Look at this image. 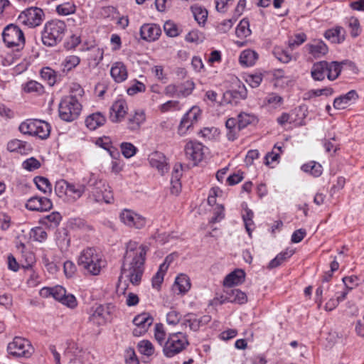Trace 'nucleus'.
Segmentation results:
<instances>
[{"label":"nucleus","mask_w":364,"mask_h":364,"mask_svg":"<svg viewBox=\"0 0 364 364\" xmlns=\"http://www.w3.org/2000/svg\"><path fill=\"white\" fill-rule=\"evenodd\" d=\"M60 302L67 306L73 309L77 306V301L73 294H67L65 296Z\"/></svg>","instance_id":"obj_63"},{"label":"nucleus","mask_w":364,"mask_h":364,"mask_svg":"<svg viewBox=\"0 0 364 364\" xmlns=\"http://www.w3.org/2000/svg\"><path fill=\"white\" fill-rule=\"evenodd\" d=\"M262 80V75L261 74L250 75L246 78V82L252 87H257Z\"/></svg>","instance_id":"obj_56"},{"label":"nucleus","mask_w":364,"mask_h":364,"mask_svg":"<svg viewBox=\"0 0 364 364\" xmlns=\"http://www.w3.org/2000/svg\"><path fill=\"white\" fill-rule=\"evenodd\" d=\"M342 281L348 290H352L359 284V278L355 275L345 277L342 279Z\"/></svg>","instance_id":"obj_52"},{"label":"nucleus","mask_w":364,"mask_h":364,"mask_svg":"<svg viewBox=\"0 0 364 364\" xmlns=\"http://www.w3.org/2000/svg\"><path fill=\"white\" fill-rule=\"evenodd\" d=\"M154 338L158 343L164 348L166 343V332L164 329L162 323H156L155 325Z\"/></svg>","instance_id":"obj_45"},{"label":"nucleus","mask_w":364,"mask_h":364,"mask_svg":"<svg viewBox=\"0 0 364 364\" xmlns=\"http://www.w3.org/2000/svg\"><path fill=\"white\" fill-rule=\"evenodd\" d=\"M253 215H254L253 212L250 209H247L246 213L242 215V219L245 223V228L250 235V231H251V229L250 227L252 225H253V220H252Z\"/></svg>","instance_id":"obj_55"},{"label":"nucleus","mask_w":364,"mask_h":364,"mask_svg":"<svg viewBox=\"0 0 364 364\" xmlns=\"http://www.w3.org/2000/svg\"><path fill=\"white\" fill-rule=\"evenodd\" d=\"M110 74L116 82H122L127 77V68L123 63L117 62L112 66Z\"/></svg>","instance_id":"obj_22"},{"label":"nucleus","mask_w":364,"mask_h":364,"mask_svg":"<svg viewBox=\"0 0 364 364\" xmlns=\"http://www.w3.org/2000/svg\"><path fill=\"white\" fill-rule=\"evenodd\" d=\"M109 314L110 311L109 306L105 308V306L100 305L96 307L90 318L93 322L97 323L98 324H102L105 323L107 320L106 314L109 315Z\"/></svg>","instance_id":"obj_30"},{"label":"nucleus","mask_w":364,"mask_h":364,"mask_svg":"<svg viewBox=\"0 0 364 364\" xmlns=\"http://www.w3.org/2000/svg\"><path fill=\"white\" fill-rule=\"evenodd\" d=\"M77 264L87 273L92 275H98L105 266V261L101 258V256L97 253L95 249L92 247H87L84 250L80 255Z\"/></svg>","instance_id":"obj_4"},{"label":"nucleus","mask_w":364,"mask_h":364,"mask_svg":"<svg viewBox=\"0 0 364 364\" xmlns=\"http://www.w3.org/2000/svg\"><path fill=\"white\" fill-rule=\"evenodd\" d=\"M64 272L67 277H71L76 272V266L71 261H66L63 265Z\"/></svg>","instance_id":"obj_61"},{"label":"nucleus","mask_w":364,"mask_h":364,"mask_svg":"<svg viewBox=\"0 0 364 364\" xmlns=\"http://www.w3.org/2000/svg\"><path fill=\"white\" fill-rule=\"evenodd\" d=\"M104 51L102 49L99 48H93L91 50L90 58L95 62L96 65H98L103 59Z\"/></svg>","instance_id":"obj_60"},{"label":"nucleus","mask_w":364,"mask_h":364,"mask_svg":"<svg viewBox=\"0 0 364 364\" xmlns=\"http://www.w3.org/2000/svg\"><path fill=\"white\" fill-rule=\"evenodd\" d=\"M249 27L250 23L247 18L241 20L236 28L235 33L237 36L239 38H245L249 36L251 34V31Z\"/></svg>","instance_id":"obj_36"},{"label":"nucleus","mask_w":364,"mask_h":364,"mask_svg":"<svg viewBox=\"0 0 364 364\" xmlns=\"http://www.w3.org/2000/svg\"><path fill=\"white\" fill-rule=\"evenodd\" d=\"M41 76L45 80H47L48 84L50 86L53 85L55 82V71L50 68H43L41 71Z\"/></svg>","instance_id":"obj_48"},{"label":"nucleus","mask_w":364,"mask_h":364,"mask_svg":"<svg viewBox=\"0 0 364 364\" xmlns=\"http://www.w3.org/2000/svg\"><path fill=\"white\" fill-rule=\"evenodd\" d=\"M45 17L43 11L38 7H30L22 11L18 20L29 27L34 28L41 24Z\"/></svg>","instance_id":"obj_10"},{"label":"nucleus","mask_w":364,"mask_h":364,"mask_svg":"<svg viewBox=\"0 0 364 364\" xmlns=\"http://www.w3.org/2000/svg\"><path fill=\"white\" fill-rule=\"evenodd\" d=\"M200 114V111L198 107H192L182 118L178 126V134L181 136L186 134L194 122L198 121Z\"/></svg>","instance_id":"obj_14"},{"label":"nucleus","mask_w":364,"mask_h":364,"mask_svg":"<svg viewBox=\"0 0 364 364\" xmlns=\"http://www.w3.org/2000/svg\"><path fill=\"white\" fill-rule=\"evenodd\" d=\"M358 98L355 90H352L345 95L336 97L333 102V107L338 109H344Z\"/></svg>","instance_id":"obj_21"},{"label":"nucleus","mask_w":364,"mask_h":364,"mask_svg":"<svg viewBox=\"0 0 364 364\" xmlns=\"http://www.w3.org/2000/svg\"><path fill=\"white\" fill-rule=\"evenodd\" d=\"M178 88V97H186L190 95L195 87V84L191 80H186L179 85H177Z\"/></svg>","instance_id":"obj_34"},{"label":"nucleus","mask_w":364,"mask_h":364,"mask_svg":"<svg viewBox=\"0 0 364 364\" xmlns=\"http://www.w3.org/2000/svg\"><path fill=\"white\" fill-rule=\"evenodd\" d=\"M257 121V117L254 114L242 112L238 115L237 130L240 131L247 127L249 124H255Z\"/></svg>","instance_id":"obj_32"},{"label":"nucleus","mask_w":364,"mask_h":364,"mask_svg":"<svg viewBox=\"0 0 364 364\" xmlns=\"http://www.w3.org/2000/svg\"><path fill=\"white\" fill-rule=\"evenodd\" d=\"M181 320V314L176 311H171L166 315V321L168 324L176 325Z\"/></svg>","instance_id":"obj_59"},{"label":"nucleus","mask_w":364,"mask_h":364,"mask_svg":"<svg viewBox=\"0 0 364 364\" xmlns=\"http://www.w3.org/2000/svg\"><path fill=\"white\" fill-rule=\"evenodd\" d=\"M146 87L144 83L136 81L134 85L127 89V94L129 95H134L138 92L145 91Z\"/></svg>","instance_id":"obj_62"},{"label":"nucleus","mask_w":364,"mask_h":364,"mask_svg":"<svg viewBox=\"0 0 364 364\" xmlns=\"http://www.w3.org/2000/svg\"><path fill=\"white\" fill-rule=\"evenodd\" d=\"M22 166L24 169L32 171L39 168L41 167V163L36 158L31 157L23 162Z\"/></svg>","instance_id":"obj_50"},{"label":"nucleus","mask_w":364,"mask_h":364,"mask_svg":"<svg viewBox=\"0 0 364 364\" xmlns=\"http://www.w3.org/2000/svg\"><path fill=\"white\" fill-rule=\"evenodd\" d=\"M146 119L143 112H136L134 115L130 116L127 121V128L130 131H137Z\"/></svg>","instance_id":"obj_29"},{"label":"nucleus","mask_w":364,"mask_h":364,"mask_svg":"<svg viewBox=\"0 0 364 364\" xmlns=\"http://www.w3.org/2000/svg\"><path fill=\"white\" fill-rule=\"evenodd\" d=\"M247 92L245 85H239L237 90H228L223 93V100L225 103L236 105L240 100L246 99Z\"/></svg>","instance_id":"obj_17"},{"label":"nucleus","mask_w":364,"mask_h":364,"mask_svg":"<svg viewBox=\"0 0 364 364\" xmlns=\"http://www.w3.org/2000/svg\"><path fill=\"white\" fill-rule=\"evenodd\" d=\"M153 321V317L148 313L144 312L136 316L133 319V323L136 326L132 332L134 336L139 337L144 334Z\"/></svg>","instance_id":"obj_12"},{"label":"nucleus","mask_w":364,"mask_h":364,"mask_svg":"<svg viewBox=\"0 0 364 364\" xmlns=\"http://www.w3.org/2000/svg\"><path fill=\"white\" fill-rule=\"evenodd\" d=\"M349 27L351 28L350 35L352 37L355 38L360 33V23L358 18L352 17L349 19Z\"/></svg>","instance_id":"obj_53"},{"label":"nucleus","mask_w":364,"mask_h":364,"mask_svg":"<svg viewBox=\"0 0 364 364\" xmlns=\"http://www.w3.org/2000/svg\"><path fill=\"white\" fill-rule=\"evenodd\" d=\"M274 57L283 63H287L291 60V55L284 50L274 48L273 51Z\"/></svg>","instance_id":"obj_49"},{"label":"nucleus","mask_w":364,"mask_h":364,"mask_svg":"<svg viewBox=\"0 0 364 364\" xmlns=\"http://www.w3.org/2000/svg\"><path fill=\"white\" fill-rule=\"evenodd\" d=\"M127 102L123 99L116 100L110 107L109 119L114 122H121L127 113Z\"/></svg>","instance_id":"obj_16"},{"label":"nucleus","mask_w":364,"mask_h":364,"mask_svg":"<svg viewBox=\"0 0 364 364\" xmlns=\"http://www.w3.org/2000/svg\"><path fill=\"white\" fill-rule=\"evenodd\" d=\"M26 208L33 211H48L53 208V203L46 197L33 196L27 200Z\"/></svg>","instance_id":"obj_15"},{"label":"nucleus","mask_w":364,"mask_h":364,"mask_svg":"<svg viewBox=\"0 0 364 364\" xmlns=\"http://www.w3.org/2000/svg\"><path fill=\"white\" fill-rule=\"evenodd\" d=\"M203 147L201 143L190 141L185 146L186 158L191 160L194 165H197L203 159Z\"/></svg>","instance_id":"obj_13"},{"label":"nucleus","mask_w":364,"mask_h":364,"mask_svg":"<svg viewBox=\"0 0 364 364\" xmlns=\"http://www.w3.org/2000/svg\"><path fill=\"white\" fill-rule=\"evenodd\" d=\"M308 50L314 58H320L326 55L328 48L322 41H314L312 43L308 44Z\"/></svg>","instance_id":"obj_26"},{"label":"nucleus","mask_w":364,"mask_h":364,"mask_svg":"<svg viewBox=\"0 0 364 364\" xmlns=\"http://www.w3.org/2000/svg\"><path fill=\"white\" fill-rule=\"evenodd\" d=\"M30 237L34 241L42 242L47 239L48 235L42 227H36L31 229Z\"/></svg>","instance_id":"obj_39"},{"label":"nucleus","mask_w":364,"mask_h":364,"mask_svg":"<svg viewBox=\"0 0 364 364\" xmlns=\"http://www.w3.org/2000/svg\"><path fill=\"white\" fill-rule=\"evenodd\" d=\"M328 75V62L323 60L315 63L311 68V75L314 80L321 81Z\"/></svg>","instance_id":"obj_23"},{"label":"nucleus","mask_w":364,"mask_h":364,"mask_svg":"<svg viewBox=\"0 0 364 364\" xmlns=\"http://www.w3.org/2000/svg\"><path fill=\"white\" fill-rule=\"evenodd\" d=\"M7 149L11 152H18L21 154H25L28 151L31 150V145L26 141L18 139H13L9 141L7 144Z\"/></svg>","instance_id":"obj_28"},{"label":"nucleus","mask_w":364,"mask_h":364,"mask_svg":"<svg viewBox=\"0 0 364 364\" xmlns=\"http://www.w3.org/2000/svg\"><path fill=\"white\" fill-rule=\"evenodd\" d=\"M346 31L343 28L336 26L335 28L327 30L324 33V37L333 43H341L345 40Z\"/></svg>","instance_id":"obj_24"},{"label":"nucleus","mask_w":364,"mask_h":364,"mask_svg":"<svg viewBox=\"0 0 364 364\" xmlns=\"http://www.w3.org/2000/svg\"><path fill=\"white\" fill-rule=\"evenodd\" d=\"M191 9L196 21H197L199 24L204 23L208 17L207 10L203 9L198 6H192Z\"/></svg>","instance_id":"obj_47"},{"label":"nucleus","mask_w":364,"mask_h":364,"mask_svg":"<svg viewBox=\"0 0 364 364\" xmlns=\"http://www.w3.org/2000/svg\"><path fill=\"white\" fill-rule=\"evenodd\" d=\"M188 345L189 342L184 333H170L164 345L163 353L166 357L172 358L186 349Z\"/></svg>","instance_id":"obj_6"},{"label":"nucleus","mask_w":364,"mask_h":364,"mask_svg":"<svg viewBox=\"0 0 364 364\" xmlns=\"http://www.w3.org/2000/svg\"><path fill=\"white\" fill-rule=\"evenodd\" d=\"M23 90L26 92H36L38 95L43 94L44 92L43 86L41 83L34 80L28 82L25 85Z\"/></svg>","instance_id":"obj_40"},{"label":"nucleus","mask_w":364,"mask_h":364,"mask_svg":"<svg viewBox=\"0 0 364 364\" xmlns=\"http://www.w3.org/2000/svg\"><path fill=\"white\" fill-rule=\"evenodd\" d=\"M3 41L7 47H17V50L23 48L25 45V37L22 30L16 24L7 25L2 33Z\"/></svg>","instance_id":"obj_8"},{"label":"nucleus","mask_w":364,"mask_h":364,"mask_svg":"<svg viewBox=\"0 0 364 364\" xmlns=\"http://www.w3.org/2000/svg\"><path fill=\"white\" fill-rule=\"evenodd\" d=\"M80 59L76 55H69L63 62V70L70 71L79 65Z\"/></svg>","instance_id":"obj_44"},{"label":"nucleus","mask_w":364,"mask_h":364,"mask_svg":"<svg viewBox=\"0 0 364 364\" xmlns=\"http://www.w3.org/2000/svg\"><path fill=\"white\" fill-rule=\"evenodd\" d=\"M161 30L154 23L144 24L140 28V36L142 39L147 41H154L159 37Z\"/></svg>","instance_id":"obj_20"},{"label":"nucleus","mask_w":364,"mask_h":364,"mask_svg":"<svg viewBox=\"0 0 364 364\" xmlns=\"http://www.w3.org/2000/svg\"><path fill=\"white\" fill-rule=\"evenodd\" d=\"M75 6L72 2H65L56 6V11L60 15L67 16L74 13Z\"/></svg>","instance_id":"obj_46"},{"label":"nucleus","mask_w":364,"mask_h":364,"mask_svg":"<svg viewBox=\"0 0 364 364\" xmlns=\"http://www.w3.org/2000/svg\"><path fill=\"white\" fill-rule=\"evenodd\" d=\"M182 324L185 326L188 325L190 329L193 331H197L199 329L198 318L193 314H186L183 319Z\"/></svg>","instance_id":"obj_41"},{"label":"nucleus","mask_w":364,"mask_h":364,"mask_svg":"<svg viewBox=\"0 0 364 364\" xmlns=\"http://www.w3.org/2000/svg\"><path fill=\"white\" fill-rule=\"evenodd\" d=\"M82 184H85V190L90 193L89 198L96 203L105 202L111 203L113 197L111 193L107 192V186L99 176L90 173L82 178Z\"/></svg>","instance_id":"obj_2"},{"label":"nucleus","mask_w":364,"mask_h":364,"mask_svg":"<svg viewBox=\"0 0 364 364\" xmlns=\"http://www.w3.org/2000/svg\"><path fill=\"white\" fill-rule=\"evenodd\" d=\"M125 248L119 282L124 277L133 285L137 286L140 284L144 272V264L149 247L130 240L126 243Z\"/></svg>","instance_id":"obj_1"},{"label":"nucleus","mask_w":364,"mask_h":364,"mask_svg":"<svg viewBox=\"0 0 364 364\" xmlns=\"http://www.w3.org/2000/svg\"><path fill=\"white\" fill-rule=\"evenodd\" d=\"M51 291L52 296L55 299L60 302V301L63 299V298L66 296V290L65 288H63L61 286H56L54 287H52Z\"/></svg>","instance_id":"obj_57"},{"label":"nucleus","mask_w":364,"mask_h":364,"mask_svg":"<svg viewBox=\"0 0 364 364\" xmlns=\"http://www.w3.org/2000/svg\"><path fill=\"white\" fill-rule=\"evenodd\" d=\"M245 278V272L242 269H237L225 277L223 284L226 287H231L232 285L242 284Z\"/></svg>","instance_id":"obj_25"},{"label":"nucleus","mask_w":364,"mask_h":364,"mask_svg":"<svg viewBox=\"0 0 364 364\" xmlns=\"http://www.w3.org/2000/svg\"><path fill=\"white\" fill-rule=\"evenodd\" d=\"M306 235V232L304 229H299L293 232L291 235V242L294 243L300 242Z\"/></svg>","instance_id":"obj_64"},{"label":"nucleus","mask_w":364,"mask_h":364,"mask_svg":"<svg viewBox=\"0 0 364 364\" xmlns=\"http://www.w3.org/2000/svg\"><path fill=\"white\" fill-rule=\"evenodd\" d=\"M149 161L151 167L156 168L162 175L168 171V166L165 155L159 151H154L149 156Z\"/></svg>","instance_id":"obj_19"},{"label":"nucleus","mask_w":364,"mask_h":364,"mask_svg":"<svg viewBox=\"0 0 364 364\" xmlns=\"http://www.w3.org/2000/svg\"><path fill=\"white\" fill-rule=\"evenodd\" d=\"M7 351L13 357H30L33 348L30 341L24 338L16 336L7 346Z\"/></svg>","instance_id":"obj_9"},{"label":"nucleus","mask_w":364,"mask_h":364,"mask_svg":"<svg viewBox=\"0 0 364 364\" xmlns=\"http://www.w3.org/2000/svg\"><path fill=\"white\" fill-rule=\"evenodd\" d=\"M175 287L178 288L180 293H186L191 288V282L188 277L186 274H180L176 279Z\"/></svg>","instance_id":"obj_33"},{"label":"nucleus","mask_w":364,"mask_h":364,"mask_svg":"<svg viewBox=\"0 0 364 364\" xmlns=\"http://www.w3.org/2000/svg\"><path fill=\"white\" fill-rule=\"evenodd\" d=\"M85 191V184L69 183L68 195L72 196L74 198H80Z\"/></svg>","instance_id":"obj_37"},{"label":"nucleus","mask_w":364,"mask_h":364,"mask_svg":"<svg viewBox=\"0 0 364 364\" xmlns=\"http://www.w3.org/2000/svg\"><path fill=\"white\" fill-rule=\"evenodd\" d=\"M258 58V54L250 49L243 50L240 55V63L242 65L249 67L255 65Z\"/></svg>","instance_id":"obj_31"},{"label":"nucleus","mask_w":364,"mask_h":364,"mask_svg":"<svg viewBox=\"0 0 364 364\" xmlns=\"http://www.w3.org/2000/svg\"><path fill=\"white\" fill-rule=\"evenodd\" d=\"M247 301V297L245 293L242 292L238 289H229L225 291V294L221 296L220 303L231 302L243 304Z\"/></svg>","instance_id":"obj_18"},{"label":"nucleus","mask_w":364,"mask_h":364,"mask_svg":"<svg viewBox=\"0 0 364 364\" xmlns=\"http://www.w3.org/2000/svg\"><path fill=\"white\" fill-rule=\"evenodd\" d=\"M186 41L190 43H199L203 41L201 34L198 31H191L186 36Z\"/></svg>","instance_id":"obj_58"},{"label":"nucleus","mask_w":364,"mask_h":364,"mask_svg":"<svg viewBox=\"0 0 364 364\" xmlns=\"http://www.w3.org/2000/svg\"><path fill=\"white\" fill-rule=\"evenodd\" d=\"M69 183L65 180H60L55 183V192L59 198L68 195Z\"/></svg>","instance_id":"obj_42"},{"label":"nucleus","mask_w":364,"mask_h":364,"mask_svg":"<svg viewBox=\"0 0 364 364\" xmlns=\"http://www.w3.org/2000/svg\"><path fill=\"white\" fill-rule=\"evenodd\" d=\"M105 117L100 112H96L87 117L85 119V124L90 130H95L97 127L105 124Z\"/></svg>","instance_id":"obj_27"},{"label":"nucleus","mask_w":364,"mask_h":364,"mask_svg":"<svg viewBox=\"0 0 364 364\" xmlns=\"http://www.w3.org/2000/svg\"><path fill=\"white\" fill-rule=\"evenodd\" d=\"M66 25L63 21L52 20L48 21L42 31V43L48 47L56 46L63 40Z\"/></svg>","instance_id":"obj_3"},{"label":"nucleus","mask_w":364,"mask_h":364,"mask_svg":"<svg viewBox=\"0 0 364 364\" xmlns=\"http://www.w3.org/2000/svg\"><path fill=\"white\" fill-rule=\"evenodd\" d=\"M33 181L41 191L44 193H51L52 186L48 178L43 176H36Z\"/></svg>","instance_id":"obj_35"},{"label":"nucleus","mask_w":364,"mask_h":364,"mask_svg":"<svg viewBox=\"0 0 364 364\" xmlns=\"http://www.w3.org/2000/svg\"><path fill=\"white\" fill-rule=\"evenodd\" d=\"M82 109V105L73 95L63 98L58 106L60 118L65 122H73L77 119Z\"/></svg>","instance_id":"obj_5"},{"label":"nucleus","mask_w":364,"mask_h":364,"mask_svg":"<svg viewBox=\"0 0 364 364\" xmlns=\"http://www.w3.org/2000/svg\"><path fill=\"white\" fill-rule=\"evenodd\" d=\"M164 29L166 35L170 37H176L179 34L176 24L171 21H168L164 23Z\"/></svg>","instance_id":"obj_51"},{"label":"nucleus","mask_w":364,"mask_h":364,"mask_svg":"<svg viewBox=\"0 0 364 364\" xmlns=\"http://www.w3.org/2000/svg\"><path fill=\"white\" fill-rule=\"evenodd\" d=\"M120 219L127 226L136 229L143 228L146 223L144 217L129 209H124L121 213Z\"/></svg>","instance_id":"obj_11"},{"label":"nucleus","mask_w":364,"mask_h":364,"mask_svg":"<svg viewBox=\"0 0 364 364\" xmlns=\"http://www.w3.org/2000/svg\"><path fill=\"white\" fill-rule=\"evenodd\" d=\"M19 131L24 134L36 136L40 139H47L50 132V126L43 120L28 119L19 126Z\"/></svg>","instance_id":"obj_7"},{"label":"nucleus","mask_w":364,"mask_h":364,"mask_svg":"<svg viewBox=\"0 0 364 364\" xmlns=\"http://www.w3.org/2000/svg\"><path fill=\"white\" fill-rule=\"evenodd\" d=\"M306 40V36L304 33H298L295 35L294 39H291L289 41V46L293 50L296 46H299L303 43H304Z\"/></svg>","instance_id":"obj_54"},{"label":"nucleus","mask_w":364,"mask_h":364,"mask_svg":"<svg viewBox=\"0 0 364 364\" xmlns=\"http://www.w3.org/2000/svg\"><path fill=\"white\" fill-rule=\"evenodd\" d=\"M139 351L146 356H151L154 353V348L152 343L148 340L141 341L138 343Z\"/></svg>","instance_id":"obj_38"},{"label":"nucleus","mask_w":364,"mask_h":364,"mask_svg":"<svg viewBox=\"0 0 364 364\" xmlns=\"http://www.w3.org/2000/svg\"><path fill=\"white\" fill-rule=\"evenodd\" d=\"M120 148L122 155L127 159L134 156L137 151L136 147L129 142H122Z\"/></svg>","instance_id":"obj_43"}]
</instances>
